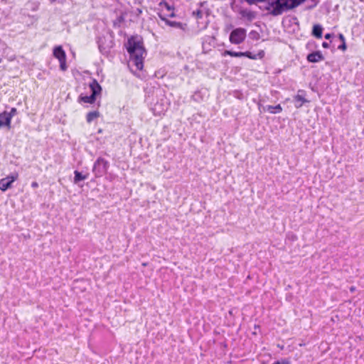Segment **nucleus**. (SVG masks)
Masks as SVG:
<instances>
[{
	"instance_id": "f257e3e1",
	"label": "nucleus",
	"mask_w": 364,
	"mask_h": 364,
	"mask_svg": "<svg viewBox=\"0 0 364 364\" xmlns=\"http://www.w3.org/2000/svg\"><path fill=\"white\" fill-rule=\"evenodd\" d=\"M127 51L130 54L131 60L134 63L137 70H142L144 66V55L145 50L142 43L136 38L128 40Z\"/></svg>"
},
{
	"instance_id": "f03ea898",
	"label": "nucleus",
	"mask_w": 364,
	"mask_h": 364,
	"mask_svg": "<svg viewBox=\"0 0 364 364\" xmlns=\"http://www.w3.org/2000/svg\"><path fill=\"white\" fill-rule=\"evenodd\" d=\"M90 87L92 90V94L90 96H80V101L85 103H93L96 100V96L100 94L102 87L97 80H93L90 84Z\"/></svg>"
},
{
	"instance_id": "7ed1b4c3",
	"label": "nucleus",
	"mask_w": 364,
	"mask_h": 364,
	"mask_svg": "<svg viewBox=\"0 0 364 364\" xmlns=\"http://www.w3.org/2000/svg\"><path fill=\"white\" fill-rule=\"evenodd\" d=\"M246 38V30L242 28L234 29L230 35V41L233 44H240Z\"/></svg>"
},
{
	"instance_id": "20e7f679",
	"label": "nucleus",
	"mask_w": 364,
	"mask_h": 364,
	"mask_svg": "<svg viewBox=\"0 0 364 364\" xmlns=\"http://www.w3.org/2000/svg\"><path fill=\"white\" fill-rule=\"evenodd\" d=\"M18 178V173L9 176L0 180V189L3 191L11 187L13 182Z\"/></svg>"
},
{
	"instance_id": "39448f33",
	"label": "nucleus",
	"mask_w": 364,
	"mask_h": 364,
	"mask_svg": "<svg viewBox=\"0 0 364 364\" xmlns=\"http://www.w3.org/2000/svg\"><path fill=\"white\" fill-rule=\"evenodd\" d=\"M107 167V161L104 159L99 158L95 163L93 171H96L97 173L101 174L105 172Z\"/></svg>"
},
{
	"instance_id": "423d86ee",
	"label": "nucleus",
	"mask_w": 364,
	"mask_h": 364,
	"mask_svg": "<svg viewBox=\"0 0 364 364\" xmlns=\"http://www.w3.org/2000/svg\"><path fill=\"white\" fill-rule=\"evenodd\" d=\"M306 58L309 62L318 63L323 60L324 57L320 51H316L309 54Z\"/></svg>"
},
{
	"instance_id": "0eeeda50",
	"label": "nucleus",
	"mask_w": 364,
	"mask_h": 364,
	"mask_svg": "<svg viewBox=\"0 0 364 364\" xmlns=\"http://www.w3.org/2000/svg\"><path fill=\"white\" fill-rule=\"evenodd\" d=\"M11 117L7 112L0 114V127H10Z\"/></svg>"
},
{
	"instance_id": "6e6552de",
	"label": "nucleus",
	"mask_w": 364,
	"mask_h": 364,
	"mask_svg": "<svg viewBox=\"0 0 364 364\" xmlns=\"http://www.w3.org/2000/svg\"><path fill=\"white\" fill-rule=\"evenodd\" d=\"M53 55L55 58L58 59V60H62L66 58L65 53L60 46L55 47L53 50Z\"/></svg>"
},
{
	"instance_id": "1a4fd4ad",
	"label": "nucleus",
	"mask_w": 364,
	"mask_h": 364,
	"mask_svg": "<svg viewBox=\"0 0 364 364\" xmlns=\"http://www.w3.org/2000/svg\"><path fill=\"white\" fill-rule=\"evenodd\" d=\"M263 112H269L271 114H278L282 111V108L280 105H277L276 106L267 105L265 107H262Z\"/></svg>"
},
{
	"instance_id": "9d476101",
	"label": "nucleus",
	"mask_w": 364,
	"mask_h": 364,
	"mask_svg": "<svg viewBox=\"0 0 364 364\" xmlns=\"http://www.w3.org/2000/svg\"><path fill=\"white\" fill-rule=\"evenodd\" d=\"M240 14L241 17L247 19V21H252L255 18V14L254 12L247 10V9H241L240 11Z\"/></svg>"
},
{
	"instance_id": "9b49d317",
	"label": "nucleus",
	"mask_w": 364,
	"mask_h": 364,
	"mask_svg": "<svg viewBox=\"0 0 364 364\" xmlns=\"http://www.w3.org/2000/svg\"><path fill=\"white\" fill-rule=\"evenodd\" d=\"M159 17L161 18V19L162 21H164L166 23V24H167L171 27H176V28H179L181 29H184L183 25L180 22L171 21L166 19V18L163 17L161 15H159Z\"/></svg>"
},
{
	"instance_id": "f8f14e48",
	"label": "nucleus",
	"mask_w": 364,
	"mask_h": 364,
	"mask_svg": "<svg viewBox=\"0 0 364 364\" xmlns=\"http://www.w3.org/2000/svg\"><path fill=\"white\" fill-rule=\"evenodd\" d=\"M323 28L319 24H316L313 27L312 35L317 38L322 37Z\"/></svg>"
},
{
	"instance_id": "ddd939ff",
	"label": "nucleus",
	"mask_w": 364,
	"mask_h": 364,
	"mask_svg": "<svg viewBox=\"0 0 364 364\" xmlns=\"http://www.w3.org/2000/svg\"><path fill=\"white\" fill-rule=\"evenodd\" d=\"M100 114L98 111H93L87 113L86 119L88 123H91L93 120L98 118Z\"/></svg>"
},
{
	"instance_id": "4468645a",
	"label": "nucleus",
	"mask_w": 364,
	"mask_h": 364,
	"mask_svg": "<svg viewBox=\"0 0 364 364\" xmlns=\"http://www.w3.org/2000/svg\"><path fill=\"white\" fill-rule=\"evenodd\" d=\"M294 101H295V107H297V108H299L301 107L304 102H306V100L304 99V97L300 95H296L295 97H294Z\"/></svg>"
},
{
	"instance_id": "2eb2a0df",
	"label": "nucleus",
	"mask_w": 364,
	"mask_h": 364,
	"mask_svg": "<svg viewBox=\"0 0 364 364\" xmlns=\"http://www.w3.org/2000/svg\"><path fill=\"white\" fill-rule=\"evenodd\" d=\"M246 53H243V52H235L231 50H225L223 55H230L232 57H243Z\"/></svg>"
},
{
	"instance_id": "dca6fc26",
	"label": "nucleus",
	"mask_w": 364,
	"mask_h": 364,
	"mask_svg": "<svg viewBox=\"0 0 364 364\" xmlns=\"http://www.w3.org/2000/svg\"><path fill=\"white\" fill-rule=\"evenodd\" d=\"M74 174H75L74 182L75 183L87 178L86 176L82 175L80 172H79L77 171H75Z\"/></svg>"
},
{
	"instance_id": "f3484780",
	"label": "nucleus",
	"mask_w": 364,
	"mask_h": 364,
	"mask_svg": "<svg viewBox=\"0 0 364 364\" xmlns=\"http://www.w3.org/2000/svg\"><path fill=\"white\" fill-rule=\"evenodd\" d=\"M193 16L196 18V19H200L203 17V13L201 10L198 9L196 11H193L192 13Z\"/></svg>"
},
{
	"instance_id": "a211bd4d",
	"label": "nucleus",
	"mask_w": 364,
	"mask_h": 364,
	"mask_svg": "<svg viewBox=\"0 0 364 364\" xmlns=\"http://www.w3.org/2000/svg\"><path fill=\"white\" fill-rule=\"evenodd\" d=\"M159 6L161 9L165 8L167 11H171V9H172L171 6L164 1H161L159 3Z\"/></svg>"
},
{
	"instance_id": "6ab92c4d",
	"label": "nucleus",
	"mask_w": 364,
	"mask_h": 364,
	"mask_svg": "<svg viewBox=\"0 0 364 364\" xmlns=\"http://www.w3.org/2000/svg\"><path fill=\"white\" fill-rule=\"evenodd\" d=\"M60 62V68L63 71L66 70L67 65H66V58L62 60H59Z\"/></svg>"
},
{
	"instance_id": "aec40b11",
	"label": "nucleus",
	"mask_w": 364,
	"mask_h": 364,
	"mask_svg": "<svg viewBox=\"0 0 364 364\" xmlns=\"http://www.w3.org/2000/svg\"><path fill=\"white\" fill-rule=\"evenodd\" d=\"M17 112V109L14 107L11 108V111L8 112V114L12 118Z\"/></svg>"
},
{
	"instance_id": "412c9836",
	"label": "nucleus",
	"mask_w": 364,
	"mask_h": 364,
	"mask_svg": "<svg viewBox=\"0 0 364 364\" xmlns=\"http://www.w3.org/2000/svg\"><path fill=\"white\" fill-rule=\"evenodd\" d=\"M243 53H246L245 55V56L249 58H251V59H255L256 58L255 56L252 55L250 52L247 51V52H243Z\"/></svg>"
},
{
	"instance_id": "4be33fe9",
	"label": "nucleus",
	"mask_w": 364,
	"mask_h": 364,
	"mask_svg": "<svg viewBox=\"0 0 364 364\" xmlns=\"http://www.w3.org/2000/svg\"><path fill=\"white\" fill-rule=\"evenodd\" d=\"M272 364H290V363L288 360H284L282 361H277Z\"/></svg>"
},
{
	"instance_id": "5701e85b",
	"label": "nucleus",
	"mask_w": 364,
	"mask_h": 364,
	"mask_svg": "<svg viewBox=\"0 0 364 364\" xmlns=\"http://www.w3.org/2000/svg\"><path fill=\"white\" fill-rule=\"evenodd\" d=\"M338 49H341L342 50H346V44L345 41L343 42V43L341 46H338Z\"/></svg>"
},
{
	"instance_id": "b1692460",
	"label": "nucleus",
	"mask_w": 364,
	"mask_h": 364,
	"mask_svg": "<svg viewBox=\"0 0 364 364\" xmlns=\"http://www.w3.org/2000/svg\"><path fill=\"white\" fill-rule=\"evenodd\" d=\"M322 46H323V48H328L329 45H328V43H326V42H323V43H322Z\"/></svg>"
},
{
	"instance_id": "393cba45",
	"label": "nucleus",
	"mask_w": 364,
	"mask_h": 364,
	"mask_svg": "<svg viewBox=\"0 0 364 364\" xmlns=\"http://www.w3.org/2000/svg\"><path fill=\"white\" fill-rule=\"evenodd\" d=\"M339 38L341 40L342 42L345 41V38L343 34H339Z\"/></svg>"
},
{
	"instance_id": "a878e982",
	"label": "nucleus",
	"mask_w": 364,
	"mask_h": 364,
	"mask_svg": "<svg viewBox=\"0 0 364 364\" xmlns=\"http://www.w3.org/2000/svg\"><path fill=\"white\" fill-rule=\"evenodd\" d=\"M331 33H327V34L325 35V38L326 39H329V38H331Z\"/></svg>"
},
{
	"instance_id": "bb28decb",
	"label": "nucleus",
	"mask_w": 364,
	"mask_h": 364,
	"mask_svg": "<svg viewBox=\"0 0 364 364\" xmlns=\"http://www.w3.org/2000/svg\"><path fill=\"white\" fill-rule=\"evenodd\" d=\"M31 186L33 188L38 187V183L37 182H33L31 184Z\"/></svg>"
},
{
	"instance_id": "cd10ccee",
	"label": "nucleus",
	"mask_w": 364,
	"mask_h": 364,
	"mask_svg": "<svg viewBox=\"0 0 364 364\" xmlns=\"http://www.w3.org/2000/svg\"><path fill=\"white\" fill-rule=\"evenodd\" d=\"M350 291L351 292L355 291V287H351L350 288Z\"/></svg>"
},
{
	"instance_id": "c85d7f7f",
	"label": "nucleus",
	"mask_w": 364,
	"mask_h": 364,
	"mask_svg": "<svg viewBox=\"0 0 364 364\" xmlns=\"http://www.w3.org/2000/svg\"><path fill=\"white\" fill-rule=\"evenodd\" d=\"M174 16H175V15H174V13H173V12L170 14V16H171V17H173Z\"/></svg>"
},
{
	"instance_id": "c756f323",
	"label": "nucleus",
	"mask_w": 364,
	"mask_h": 364,
	"mask_svg": "<svg viewBox=\"0 0 364 364\" xmlns=\"http://www.w3.org/2000/svg\"><path fill=\"white\" fill-rule=\"evenodd\" d=\"M56 0H50V3L53 4L55 1Z\"/></svg>"
},
{
	"instance_id": "7c9ffc66",
	"label": "nucleus",
	"mask_w": 364,
	"mask_h": 364,
	"mask_svg": "<svg viewBox=\"0 0 364 364\" xmlns=\"http://www.w3.org/2000/svg\"><path fill=\"white\" fill-rule=\"evenodd\" d=\"M142 265L143 266H146V263H143Z\"/></svg>"
}]
</instances>
